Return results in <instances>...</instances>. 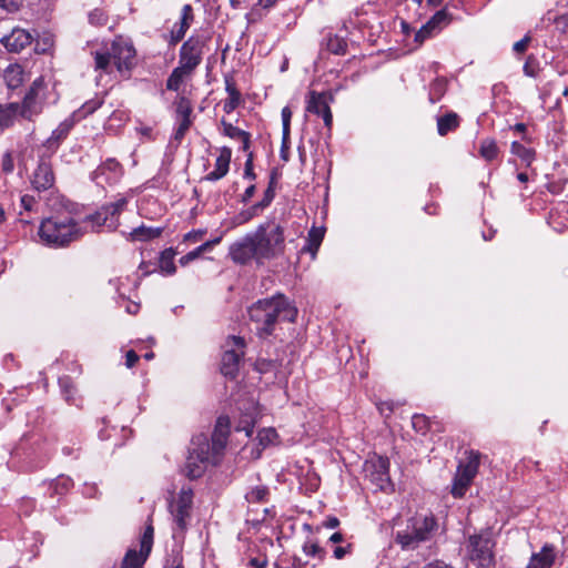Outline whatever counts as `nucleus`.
Instances as JSON below:
<instances>
[{
	"label": "nucleus",
	"mask_w": 568,
	"mask_h": 568,
	"mask_svg": "<svg viewBox=\"0 0 568 568\" xmlns=\"http://www.w3.org/2000/svg\"><path fill=\"white\" fill-rule=\"evenodd\" d=\"M351 544H346L345 546H336L333 550V555L336 559H343L347 554L351 552Z\"/></svg>",
	"instance_id": "57"
},
{
	"label": "nucleus",
	"mask_w": 568,
	"mask_h": 568,
	"mask_svg": "<svg viewBox=\"0 0 568 568\" xmlns=\"http://www.w3.org/2000/svg\"><path fill=\"white\" fill-rule=\"evenodd\" d=\"M193 493L191 489L182 488L176 499L170 504V510L174 518L175 524L180 529H185L186 519L190 516V509L192 506Z\"/></svg>",
	"instance_id": "14"
},
{
	"label": "nucleus",
	"mask_w": 568,
	"mask_h": 568,
	"mask_svg": "<svg viewBox=\"0 0 568 568\" xmlns=\"http://www.w3.org/2000/svg\"><path fill=\"white\" fill-rule=\"evenodd\" d=\"M422 568H454L452 565L443 561V560H433Z\"/></svg>",
	"instance_id": "64"
},
{
	"label": "nucleus",
	"mask_w": 568,
	"mask_h": 568,
	"mask_svg": "<svg viewBox=\"0 0 568 568\" xmlns=\"http://www.w3.org/2000/svg\"><path fill=\"white\" fill-rule=\"evenodd\" d=\"M258 212H261V210L258 207H256V204H254L251 207H248L247 210L240 212L235 216L234 223L237 225L244 224V223L248 222L250 220H252L254 216H256L258 214Z\"/></svg>",
	"instance_id": "44"
},
{
	"label": "nucleus",
	"mask_w": 568,
	"mask_h": 568,
	"mask_svg": "<svg viewBox=\"0 0 568 568\" xmlns=\"http://www.w3.org/2000/svg\"><path fill=\"white\" fill-rule=\"evenodd\" d=\"M192 108L186 98H181L176 103V119H191Z\"/></svg>",
	"instance_id": "45"
},
{
	"label": "nucleus",
	"mask_w": 568,
	"mask_h": 568,
	"mask_svg": "<svg viewBox=\"0 0 568 568\" xmlns=\"http://www.w3.org/2000/svg\"><path fill=\"white\" fill-rule=\"evenodd\" d=\"M126 203L125 197H120L115 202L102 206L94 214L85 216L79 222V225H85L83 234L89 231L98 232L102 227L110 231L115 230L119 225V215L124 210Z\"/></svg>",
	"instance_id": "7"
},
{
	"label": "nucleus",
	"mask_w": 568,
	"mask_h": 568,
	"mask_svg": "<svg viewBox=\"0 0 568 568\" xmlns=\"http://www.w3.org/2000/svg\"><path fill=\"white\" fill-rule=\"evenodd\" d=\"M85 225H79L70 216H53L42 221L39 236L43 243L52 246H64L83 235Z\"/></svg>",
	"instance_id": "2"
},
{
	"label": "nucleus",
	"mask_w": 568,
	"mask_h": 568,
	"mask_svg": "<svg viewBox=\"0 0 568 568\" xmlns=\"http://www.w3.org/2000/svg\"><path fill=\"white\" fill-rule=\"evenodd\" d=\"M216 463V456L211 452L210 440L206 435L199 434L191 440L189 455L185 462V475L195 479L201 477L207 466Z\"/></svg>",
	"instance_id": "6"
},
{
	"label": "nucleus",
	"mask_w": 568,
	"mask_h": 568,
	"mask_svg": "<svg viewBox=\"0 0 568 568\" xmlns=\"http://www.w3.org/2000/svg\"><path fill=\"white\" fill-rule=\"evenodd\" d=\"M222 132L225 136L230 139L237 140L242 143L243 151H247L250 149V133L244 130H241L237 126H234L232 123L226 122L225 120L221 121Z\"/></svg>",
	"instance_id": "27"
},
{
	"label": "nucleus",
	"mask_w": 568,
	"mask_h": 568,
	"mask_svg": "<svg viewBox=\"0 0 568 568\" xmlns=\"http://www.w3.org/2000/svg\"><path fill=\"white\" fill-rule=\"evenodd\" d=\"M174 256L175 252L173 248H166L161 253L159 265L163 274L173 275L176 272Z\"/></svg>",
	"instance_id": "34"
},
{
	"label": "nucleus",
	"mask_w": 568,
	"mask_h": 568,
	"mask_svg": "<svg viewBox=\"0 0 568 568\" xmlns=\"http://www.w3.org/2000/svg\"><path fill=\"white\" fill-rule=\"evenodd\" d=\"M139 359V356L138 354L134 352V351H129L126 352V355H125V365L126 367L131 368L135 365V363L138 362Z\"/></svg>",
	"instance_id": "63"
},
{
	"label": "nucleus",
	"mask_w": 568,
	"mask_h": 568,
	"mask_svg": "<svg viewBox=\"0 0 568 568\" xmlns=\"http://www.w3.org/2000/svg\"><path fill=\"white\" fill-rule=\"evenodd\" d=\"M459 125V118L456 113L450 112L437 120L438 134L444 136L449 131L455 130Z\"/></svg>",
	"instance_id": "31"
},
{
	"label": "nucleus",
	"mask_w": 568,
	"mask_h": 568,
	"mask_svg": "<svg viewBox=\"0 0 568 568\" xmlns=\"http://www.w3.org/2000/svg\"><path fill=\"white\" fill-rule=\"evenodd\" d=\"M226 348L221 361V373L230 378H234L239 372L240 363L244 355L245 341L240 336H230L226 342Z\"/></svg>",
	"instance_id": "11"
},
{
	"label": "nucleus",
	"mask_w": 568,
	"mask_h": 568,
	"mask_svg": "<svg viewBox=\"0 0 568 568\" xmlns=\"http://www.w3.org/2000/svg\"><path fill=\"white\" fill-rule=\"evenodd\" d=\"M193 21V9L191 4H184L181 11L179 24H175L171 31L173 42L182 40Z\"/></svg>",
	"instance_id": "25"
},
{
	"label": "nucleus",
	"mask_w": 568,
	"mask_h": 568,
	"mask_svg": "<svg viewBox=\"0 0 568 568\" xmlns=\"http://www.w3.org/2000/svg\"><path fill=\"white\" fill-rule=\"evenodd\" d=\"M230 255L239 264H246L253 258L257 261L256 246L251 233L230 246Z\"/></svg>",
	"instance_id": "16"
},
{
	"label": "nucleus",
	"mask_w": 568,
	"mask_h": 568,
	"mask_svg": "<svg viewBox=\"0 0 568 568\" xmlns=\"http://www.w3.org/2000/svg\"><path fill=\"white\" fill-rule=\"evenodd\" d=\"M203 47V40L191 37L181 47L179 65L186 72H193L202 61Z\"/></svg>",
	"instance_id": "12"
},
{
	"label": "nucleus",
	"mask_w": 568,
	"mask_h": 568,
	"mask_svg": "<svg viewBox=\"0 0 568 568\" xmlns=\"http://www.w3.org/2000/svg\"><path fill=\"white\" fill-rule=\"evenodd\" d=\"M251 235L256 246L257 262L273 258L283 253L285 239L280 225L263 223Z\"/></svg>",
	"instance_id": "5"
},
{
	"label": "nucleus",
	"mask_w": 568,
	"mask_h": 568,
	"mask_svg": "<svg viewBox=\"0 0 568 568\" xmlns=\"http://www.w3.org/2000/svg\"><path fill=\"white\" fill-rule=\"evenodd\" d=\"M363 471L377 489L388 490L392 487L388 458L376 455L368 458L364 463Z\"/></svg>",
	"instance_id": "10"
},
{
	"label": "nucleus",
	"mask_w": 568,
	"mask_h": 568,
	"mask_svg": "<svg viewBox=\"0 0 568 568\" xmlns=\"http://www.w3.org/2000/svg\"><path fill=\"white\" fill-rule=\"evenodd\" d=\"M123 174L121 164L115 159H108L92 173V180L97 185L104 187L120 181Z\"/></svg>",
	"instance_id": "13"
},
{
	"label": "nucleus",
	"mask_w": 568,
	"mask_h": 568,
	"mask_svg": "<svg viewBox=\"0 0 568 568\" xmlns=\"http://www.w3.org/2000/svg\"><path fill=\"white\" fill-rule=\"evenodd\" d=\"M13 168H14V164H13L12 155L9 152L4 153L2 156V170L6 173H10L13 171Z\"/></svg>",
	"instance_id": "56"
},
{
	"label": "nucleus",
	"mask_w": 568,
	"mask_h": 568,
	"mask_svg": "<svg viewBox=\"0 0 568 568\" xmlns=\"http://www.w3.org/2000/svg\"><path fill=\"white\" fill-rule=\"evenodd\" d=\"M268 495V488L266 486L260 485L251 488L245 498L248 503H261L265 501Z\"/></svg>",
	"instance_id": "40"
},
{
	"label": "nucleus",
	"mask_w": 568,
	"mask_h": 568,
	"mask_svg": "<svg viewBox=\"0 0 568 568\" xmlns=\"http://www.w3.org/2000/svg\"><path fill=\"white\" fill-rule=\"evenodd\" d=\"M200 256V254L197 253L196 248L189 252L187 254L183 255L179 262L182 266H185L187 265L190 262L196 260L197 257Z\"/></svg>",
	"instance_id": "62"
},
{
	"label": "nucleus",
	"mask_w": 568,
	"mask_h": 568,
	"mask_svg": "<svg viewBox=\"0 0 568 568\" xmlns=\"http://www.w3.org/2000/svg\"><path fill=\"white\" fill-rule=\"evenodd\" d=\"M479 467V454L469 452L465 462L460 463L452 487L454 497L460 498L465 495L468 486L476 476Z\"/></svg>",
	"instance_id": "9"
},
{
	"label": "nucleus",
	"mask_w": 568,
	"mask_h": 568,
	"mask_svg": "<svg viewBox=\"0 0 568 568\" xmlns=\"http://www.w3.org/2000/svg\"><path fill=\"white\" fill-rule=\"evenodd\" d=\"M267 565L266 557H252L248 560V567L251 568H265Z\"/></svg>",
	"instance_id": "59"
},
{
	"label": "nucleus",
	"mask_w": 568,
	"mask_h": 568,
	"mask_svg": "<svg viewBox=\"0 0 568 568\" xmlns=\"http://www.w3.org/2000/svg\"><path fill=\"white\" fill-rule=\"evenodd\" d=\"M204 234H205V232L202 230L191 231L184 235V241L197 242L203 237Z\"/></svg>",
	"instance_id": "61"
},
{
	"label": "nucleus",
	"mask_w": 568,
	"mask_h": 568,
	"mask_svg": "<svg viewBox=\"0 0 568 568\" xmlns=\"http://www.w3.org/2000/svg\"><path fill=\"white\" fill-rule=\"evenodd\" d=\"M529 42H530V37L529 36H526L521 40L515 42L514 45H513L514 52H516V53L525 52L527 50V48H528Z\"/></svg>",
	"instance_id": "54"
},
{
	"label": "nucleus",
	"mask_w": 568,
	"mask_h": 568,
	"mask_svg": "<svg viewBox=\"0 0 568 568\" xmlns=\"http://www.w3.org/2000/svg\"><path fill=\"white\" fill-rule=\"evenodd\" d=\"M42 79H37L32 83L28 93L26 94L21 108L19 106L18 112L21 116L31 120L34 115L41 111V102L38 99L39 90L42 88Z\"/></svg>",
	"instance_id": "17"
},
{
	"label": "nucleus",
	"mask_w": 568,
	"mask_h": 568,
	"mask_svg": "<svg viewBox=\"0 0 568 568\" xmlns=\"http://www.w3.org/2000/svg\"><path fill=\"white\" fill-rule=\"evenodd\" d=\"M226 92L229 93V99L225 100V102L223 104V109L226 113H230L233 110H235L237 108V105L240 104L241 94L236 90L234 84L231 83L230 81H226Z\"/></svg>",
	"instance_id": "37"
},
{
	"label": "nucleus",
	"mask_w": 568,
	"mask_h": 568,
	"mask_svg": "<svg viewBox=\"0 0 568 568\" xmlns=\"http://www.w3.org/2000/svg\"><path fill=\"white\" fill-rule=\"evenodd\" d=\"M59 384H60V386L62 388V392H63V394L65 396V399L68 402H72L73 400V398H72L73 386H72V383H71L70 378L69 377L60 378L59 379Z\"/></svg>",
	"instance_id": "52"
},
{
	"label": "nucleus",
	"mask_w": 568,
	"mask_h": 568,
	"mask_svg": "<svg viewBox=\"0 0 568 568\" xmlns=\"http://www.w3.org/2000/svg\"><path fill=\"white\" fill-rule=\"evenodd\" d=\"M413 427L419 432L425 433L428 428V422L427 418L424 415H414L412 418Z\"/></svg>",
	"instance_id": "51"
},
{
	"label": "nucleus",
	"mask_w": 568,
	"mask_h": 568,
	"mask_svg": "<svg viewBox=\"0 0 568 568\" xmlns=\"http://www.w3.org/2000/svg\"><path fill=\"white\" fill-rule=\"evenodd\" d=\"M75 123V119L70 116L62 121L57 129H54L51 135L44 142V146L54 151L61 141H63Z\"/></svg>",
	"instance_id": "24"
},
{
	"label": "nucleus",
	"mask_w": 568,
	"mask_h": 568,
	"mask_svg": "<svg viewBox=\"0 0 568 568\" xmlns=\"http://www.w3.org/2000/svg\"><path fill=\"white\" fill-rule=\"evenodd\" d=\"M479 154L487 162L496 160L499 154V149L496 141L494 139L481 140L479 145Z\"/></svg>",
	"instance_id": "32"
},
{
	"label": "nucleus",
	"mask_w": 568,
	"mask_h": 568,
	"mask_svg": "<svg viewBox=\"0 0 568 568\" xmlns=\"http://www.w3.org/2000/svg\"><path fill=\"white\" fill-rule=\"evenodd\" d=\"M446 91V82L443 79L435 80L430 85L429 101L437 102Z\"/></svg>",
	"instance_id": "41"
},
{
	"label": "nucleus",
	"mask_w": 568,
	"mask_h": 568,
	"mask_svg": "<svg viewBox=\"0 0 568 568\" xmlns=\"http://www.w3.org/2000/svg\"><path fill=\"white\" fill-rule=\"evenodd\" d=\"M277 434L274 428H264L258 432L257 439L262 447H266L275 442Z\"/></svg>",
	"instance_id": "43"
},
{
	"label": "nucleus",
	"mask_w": 568,
	"mask_h": 568,
	"mask_svg": "<svg viewBox=\"0 0 568 568\" xmlns=\"http://www.w3.org/2000/svg\"><path fill=\"white\" fill-rule=\"evenodd\" d=\"M148 556L145 551L142 552V549L140 552L130 549L123 558L122 568H141Z\"/></svg>",
	"instance_id": "35"
},
{
	"label": "nucleus",
	"mask_w": 568,
	"mask_h": 568,
	"mask_svg": "<svg viewBox=\"0 0 568 568\" xmlns=\"http://www.w3.org/2000/svg\"><path fill=\"white\" fill-rule=\"evenodd\" d=\"M324 239V229L312 227L308 231L306 245L303 247V252H308L315 257L318 247Z\"/></svg>",
	"instance_id": "29"
},
{
	"label": "nucleus",
	"mask_w": 568,
	"mask_h": 568,
	"mask_svg": "<svg viewBox=\"0 0 568 568\" xmlns=\"http://www.w3.org/2000/svg\"><path fill=\"white\" fill-rule=\"evenodd\" d=\"M274 196H275V191L273 187V180H272L268 187L264 192V196H263L262 201L255 203L256 207H258L261 211H263L265 207H267L272 203Z\"/></svg>",
	"instance_id": "47"
},
{
	"label": "nucleus",
	"mask_w": 568,
	"mask_h": 568,
	"mask_svg": "<svg viewBox=\"0 0 568 568\" xmlns=\"http://www.w3.org/2000/svg\"><path fill=\"white\" fill-rule=\"evenodd\" d=\"M564 212H567L568 213V204H561L559 205L558 207H556L555 211L551 212L550 214V221L549 223L556 229L558 230L556 226H555V223H556V217L557 215L559 216L561 213Z\"/></svg>",
	"instance_id": "60"
},
{
	"label": "nucleus",
	"mask_w": 568,
	"mask_h": 568,
	"mask_svg": "<svg viewBox=\"0 0 568 568\" xmlns=\"http://www.w3.org/2000/svg\"><path fill=\"white\" fill-rule=\"evenodd\" d=\"M303 551L307 556H318L322 557L324 550L314 541H306L303 546Z\"/></svg>",
	"instance_id": "49"
},
{
	"label": "nucleus",
	"mask_w": 568,
	"mask_h": 568,
	"mask_svg": "<svg viewBox=\"0 0 568 568\" xmlns=\"http://www.w3.org/2000/svg\"><path fill=\"white\" fill-rule=\"evenodd\" d=\"M447 23V13L437 11L416 33L415 42L422 44L426 39L437 33Z\"/></svg>",
	"instance_id": "20"
},
{
	"label": "nucleus",
	"mask_w": 568,
	"mask_h": 568,
	"mask_svg": "<svg viewBox=\"0 0 568 568\" xmlns=\"http://www.w3.org/2000/svg\"><path fill=\"white\" fill-rule=\"evenodd\" d=\"M32 34L24 29L16 28L1 39L3 45L12 52H20L32 42Z\"/></svg>",
	"instance_id": "21"
},
{
	"label": "nucleus",
	"mask_w": 568,
	"mask_h": 568,
	"mask_svg": "<svg viewBox=\"0 0 568 568\" xmlns=\"http://www.w3.org/2000/svg\"><path fill=\"white\" fill-rule=\"evenodd\" d=\"M31 183L37 191H45L53 186L54 174L51 163L47 159H40L37 169L32 173Z\"/></svg>",
	"instance_id": "18"
},
{
	"label": "nucleus",
	"mask_w": 568,
	"mask_h": 568,
	"mask_svg": "<svg viewBox=\"0 0 568 568\" xmlns=\"http://www.w3.org/2000/svg\"><path fill=\"white\" fill-rule=\"evenodd\" d=\"M244 178L255 180L256 175L253 170V154L250 153L244 164Z\"/></svg>",
	"instance_id": "53"
},
{
	"label": "nucleus",
	"mask_w": 568,
	"mask_h": 568,
	"mask_svg": "<svg viewBox=\"0 0 568 568\" xmlns=\"http://www.w3.org/2000/svg\"><path fill=\"white\" fill-rule=\"evenodd\" d=\"M556 560L555 547L545 545L540 551L534 552L527 568H551Z\"/></svg>",
	"instance_id": "23"
},
{
	"label": "nucleus",
	"mask_w": 568,
	"mask_h": 568,
	"mask_svg": "<svg viewBox=\"0 0 568 568\" xmlns=\"http://www.w3.org/2000/svg\"><path fill=\"white\" fill-rule=\"evenodd\" d=\"M20 7V0H0V8L13 12Z\"/></svg>",
	"instance_id": "55"
},
{
	"label": "nucleus",
	"mask_w": 568,
	"mask_h": 568,
	"mask_svg": "<svg viewBox=\"0 0 568 568\" xmlns=\"http://www.w3.org/2000/svg\"><path fill=\"white\" fill-rule=\"evenodd\" d=\"M73 485V481L71 478L67 476H59L52 483V488L55 494L62 495L67 493Z\"/></svg>",
	"instance_id": "42"
},
{
	"label": "nucleus",
	"mask_w": 568,
	"mask_h": 568,
	"mask_svg": "<svg viewBox=\"0 0 568 568\" xmlns=\"http://www.w3.org/2000/svg\"><path fill=\"white\" fill-rule=\"evenodd\" d=\"M282 116V126L283 132L285 135H290L291 133V119H292V111L288 106H284L281 112Z\"/></svg>",
	"instance_id": "48"
},
{
	"label": "nucleus",
	"mask_w": 568,
	"mask_h": 568,
	"mask_svg": "<svg viewBox=\"0 0 568 568\" xmlns=\"http://www.w3.org/2000/svg\"><path fill=\"white\" fill-rule=\"evenodd\" d=\"M192 72H186V70L180 65L173 69L166 81V89L171 91H179L184 79L190 77Z\"/></svg>",
	"instance_id": "33"
},
{
	"label": "nucleus",
	"mask_w": 568,
	"mask_h": 568,
	"mask_svg": "<svg viewBox=\"0 0 568 568\" xmlns=\"http://www.w3.org/2000/svg\"><path fill=\"white\" fill-rule=\"evenodd\" d=\"M290 144H291L290 135H285L283 133V136H282V148H281V158L284 161L288 160Z\"/></svg>",
	"instance_id": "58"
},
{
	"label": "nucleus",
	"mask_w": 568,
	"mask_h": 568,
	"mask_svg": "<svg viewBox=\"0 0 568 568\" xmlns=\"http://www.w3.org/2000/svg\"><path fill=\"white\" fill-rule=\"evenodd\" d=\"M163 229L161 227H151L145 225H140L135 229H133L129 233V240L131 241H150L153 239H156L161 235Z\"/></svg>",
	"instance_id": "28"
},
{
	"label": "nucleus",
	"mask_w": 568,
	"mask_h": 568,
	"mask_svg": "<svg viewBox=\"0 0 568 568\" xmlns=\"http://www.w3.org/2000/svg\"><path fill=\"white\" fill-rule=\"evenodd\" d=\"M511 153L517 155L526 165H530L535 159V152L517 141L511 143Z\"/></svg>",
	"instance_id": "38"
},
{
	"label": "nucleus",
	"mask_w": 568,
	"mask_h": 568,
	"mask_svg": "<svg viewBox=\"0 0 568 568\" xmlns=\"http://www.w3.org/2000/svg\"><path fill=\"white\" fill-rule=\"evenodd\" d=\"M135 50L131 42L119 38L104 52L97 51L94 63L97 71L110 72L111 59L120 72L129 71L134 64Z\"/></svg>",
	"instance_id": "4"
},
{
	"label": "nucleus",
	"mask_w": 568,
	"mask_h": 568,
	"mask_svg": "<svg viewBox=\"0 0 568 568\" xmlns=\"http://www.w3.org/2000/svg\"><path fill=\"white\" fill-rule=\"evenodd\" d=\"M152 544H153V527L151 525H149L145 528V531L141 538L142 552L145 551L146 555H149L151 551V548H152Z\"/></svg>",
	"instance_id": "46"
},
{
	"label": "nucleus",
	"mask_w": 568,
	"mask_h": 568,
	"mask_svg": "<svg viewBox=\"0 0 568 568\" xmlns=\"http://www.w3.org/2000/svg\"><path fill=\"white\" fill-rule=\"evenodd\" d=\"M436 529L437 521L432 514H416L407 519L405 528L397 530L395 541L403 550H414L429 540Z\"/></svg>",
	"instance_id": "3"
},
{
	"label": "nucleus",
	"mask_w": 568,
	"mask_h": 568,
	"mask_svg": "<svg viewBox=\"0 0 568 568\" xmlns=\"http://www.w3.org/2000/svg\"><path fill=\"white\" fill-rule=\"evenodd\" d=\"M232 151L230 148H222L215 161V168L204 179L206 181H217L224 178L230 169Z\"/></svg>",
	"instance_id": "22"
},
{
	"label": "nucleus",
	"mask_w": 568,
	"mask_h": 568,
	"mask_svg": "<svg viewBox=\"0 0 568 568\" xmlns=\"http://www.w3.org/2000/svg\"><path fill=\"white\" fill-rule=\"evenodd\" d=\"M102 99L95 98L88 102H85L79 110L73 112L72 116L77 120H80L91 113H93L98 108L102 105Z\"/></svg>",
	"instance_id": "39"
},
{
	"label": "nucleus",
	"mask_w": 568,
	"mask_h": 568,
	"mask_svg": "<svg viewBox=\"0 0 568 568\" xmlns=\"http://www.w3.org/2000/svg\"><path fill=\"white\" fill-rule=\"evenodd\" d=\"M306 111L323 118L324 124L329 131L333 123V115L329 108V98L326 93L312 91L306 101Z\"/></svg>",
	"instance_id": "15"
},
{
	"label": "nucleus",
	"mask_w": 568,
	"mask_h": 568,
	"mask_svg": "<svg viewBox=\"0 0 568 568\" xmlns=\"http://www.w3.org/2000/svg\"><path fill=\"white\" fill-rule=\"evenodd\" d=\"M280 368H281V364L274 359L261 358V359H257L255 363V369L261 375H267V374L273 375L272 382L282 381L285 377L284 373H282V371Z\"/></svg>",
	"instance_id": "26"
},
{
	"label": "nucleus",
	"mask_w": 568,
	"mask_h": 568,
	"mask_svg": "<svg viewBox=\"0 0 568 568\" xmlns=\"http://www.w3.org/2000/svg\"><path fill=\"white\" fill-rule=\"evenodd\" d=\"M106 16L102 10L95 9L89 13V21L94 26H103L106 23Z\"/></svg>",
	"instance_id": "50"
},
{
	"label": "nucleus",
	"mask_w": 568,
	"mask_h": 568,
	"mask_svg": "<svg viewBox=\"0 0 568 568\" xmlns=\"http://www.w3.org/2000/svg\"><path fill=\"white\" fill-rule=\"evenodd\" d=\"M296 315V307L281 294L260 300L248 308L250 320L255 324L256 333L262 338L273 333L277 321L294 322Z\"/></svg>",
	"instance_id": "1"
},
{
	"label": "nucleus",
	"mask_w": 568,
	"mask_h": 568,
	"mask_svg": "<svg viewBox=\"0 0 568 568\" xmlns=\"http://www.w3.org/2000/svg\"><path fill=\"white\" fill-rule=\"evenodd\" d=\"M3 79L10 89L18 88L23 80V71L19 64H10L4 70Z\"/></svg>",
	"instance_id": "30"
},
{
	"label": "nucleus",
	"mask_w": 568,
	"mask_h": 568,
	"mask_svg": "<svg viewBox=\"0 0 568 568\" xmlns=\"http://www.w3.org/2000/svg\"><path fill=\"white\" fill-rule=\"evenodd\" d=\"M18 110L19 105L17 103H10L6 106L0 105V129H6L13 124Z\"/></svg>",
	"instance_id": "36"
},
{
	"label": "nucleus",
	"mask_w": 568,
	"mask_h": 568,
	"mask_svg": "<svg viewBox=\"0 0 568 568\" xmlns=\"http://www.w3.org/2000/svg\"><path fill=\"white\" fill-rule=\"evenodd\" d=\"M495 542L488 531L469 537V559L483 568H489L494 564L493 548Z\"/></svg>",
	"instance_id": "8"
},
{
	"label": "nucleus",
	"mask_w": 568,
	"mask_h": 568,
	"mask_svg": "<svg viewBox=\"0 0 568 568\" xmlns=\"http://www.w3.org/2000/svg\"><path fill=\"white\" fill-rule=\"evenodd\" d=\"M230 434V420L227 417H219L214 432L212 434V442H210L211 452L217 457L225 448L227 437Z\"/></svg>",
	"instance_id": "19"
}]
</instances>
